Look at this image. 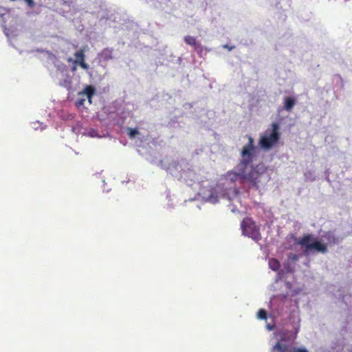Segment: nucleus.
<instances>
[{
	"instance_id": "7ed1b4c3",
	"label": "nucleus",
	"mask_w": 352,
	"mask_h": 352,
	"mask_svg": "<svg viewBox=\"0 0 352 352\" xmlns=\"http://www.w3.org/2000/svg\"><path fill=\"white\" fill-rule=\"evenodd\" d=\"M280 126L278 122H272L271 128L267 129L265 133L261 135L258 141V144L261 148L269 151L276 146L280 138Z\"/></svg>"
},
{
	"instance_id": "20e7f679",
	"label": "nucleus",
	"mask_w": 352,
	"mask_h": 352,
	"mask_svg": "<svg viewBox=\"0 0 352 352\" xmlns=\"http://www.w3.org/2000/svg\"><path fill=\"white\" fill-rule=\"evenodd\" d=\"M241 226L243 234L256 241L260 239L259 229L250 219H244Z\"/></svg>"
},
{
	"instance_id": "39448f33",
	"label": "nucleus",
	"mask_w": 352,
	"mask_h": 352,
	"mask_svg": "<svg viewBox=\"0 0 352 352\" xmlns=\"http://www.w3.org/2000/svg\"><path fill=\"white\" fill-rule=\"evenodd\" d=\"M184 41L188 45L192 46L197 53H201L203 52V47L201 44L197 42V40L195 37L191 36H186L184 37Z\"/></svg>"
},
{
	"instance_id": "0eeeda50",
	"label": "nucleus",
	"mask_w": 352,
	"mask_h": 352,
	"mask_svg": "<svg viewBox=\"0 0 352 352\" xmlns=\"http://www.w3.org/2000/svg\"><path fill=\"white\" fill-rule=\"evenodd\" d=\"M95 88L91 85H87L83 89V91L78 93L79 96H86L89 100V102L91 103V98L95 94Z\"/></svg>"
},
{
	"instance_id": "6ab92c4d",
	"label": "nucleus",
	"mask_w": 352,
	"mask_h": 352,
	"mask_svg": "<svg viewBox=\"0 0 352 352\" xmlns=\"http://www.w3.org/2000/svg\"><path fill=\"white\" fill-rule=\"evenodd\" d=\"M85 100L84 98L78 100V101H76V105L78 107L84 104Z\"/></svg>"
},
{
	"instance_id": "f03ea898",
	"label": "nucleus",
	"mask_w": 352,
	"mask_h": 352,
	"mask_svg": "<svg viewBox=\"0 0 352 352\" xmlns=\"http://www.w3.org/2000/svg\"><path fill=\"white\" fill-rule=\"evenodd\" d=\"M296 243L302 249L305 255L314 252L326 254L328 252L327 244L318 240L312 234H305L299 239H295Z\"/></svg>"
},
{
	"instance_id": "f8f14e48",
	"label": "nucleus",
	"mask_w": 352,
	"mask_h": 352,
	"mask_svg": "<svg viewBox=\"0 0 352 352\" xmlns=\"http://www.w3.org/2000/svg\"><path fill=\"white\" fill-rule=\"evenodd\" d=\"M139 133H140L139 131L136 128H131V127L127 128V134H128L129 137L131 139L135 138V135H138Z\"/></svg>"
},
{
	"instance_id": "dca6fc26",
	"label": "nucleus",
	"mask_w": 352,
	"mask_h": 352,
	"mask_svg": "<svg viewBox=\"0 0 352 352\" xmlns=\"http://www.w3.org/2000/svg\"><path fill=\"white\" fill-rule=\"evenodd\" d=\"M77 64H78L82 69L87 70L89 69V65L88 64H87L85 61V60H80L79 63H78Z\"/></svg>"
},
{
	"instance_id": "6e6552de",
	"label": "nucleus",
	"mask_w": 352,
	"mask_h": 352,
	"mask_svg": "<svg viewBox=\"0 0 352 352\" xmlns=\"http://www.w3.org/2000/svg\"><path fill=\"white\" fill-rule=\"evenodd\" d=\"M74 56L76 57L75 60H73L72 58H69L67 60L68 62H73L74 64L77 65L78 63H79L82 60H85V58L84 50H79L74 54Z\"/></svg>"
},
{
	"instance_id": "f257e3e1",
	"label": "nucleus",
	"mask_w": 352,
	"mask_h": 352,
	"mask_svg": "<svg viewBox=\"0 0 352 352\" xmlns=\"http://www.w3.org/2000/svg\"><path fill=\"white\" fill-rule=\"evenodd\" d=\"M248 142L243 146L241 151V160L236 167V175L244 183H247L250 188L258 190L270 180V176L267 168L263 164L252 166L249 173L246 172L248 166L253 162L256 151L254 139L252 136H248Z\"/></svg>"
},
{
	"instance_id": "f3484780",
	"label": "nucleus",
	"mask_w": 352,
	"mask_h": 352,
	"mask_svg": "<svg viewBox=\"0 0 352 352\" xmlns=\"http://www.w3.org/2000/svg\"><path fill=\"white\" fill-rule=\"evenodd\" d=\"M24 1L30 8H34L35 6V3L34 0H24Z\"/></svg>"
},
{
	"instance_id": "4468645a",
	"label": "nucleus",
	"mask_w": 352,
	"mask_h": 352,
	"mask_svg": "<svg viewBox=\"0 0 352 352\" xmlns=\"http://www.w3.org/2000/svg\"><path fill=\"white\" fill-rule=\"evenodd\" d=\"M327 239L329 243L336 244L338 242V239L333 235H328Z\"/></svg>"
},
{
	"instance_id": "1a4fd4ad",
	"label": "nucleus",
	"mask_w": 352,
	"mask_h": 352,
	"mask_svg": "<svg viewBox=\"0 0 352 352\" xmlns=\"http://www.w3.org/2000/svg\"><path fill=\"white\" fill-rule=\"evenodd\" d=\"M113 50L111 49L105 48L100 53V57L102 60L107 62L113 58Z\"/></svg>"
},
{
	"instance_id": "a211bd4d",
	"label": "nucleus",
	"mask_w": 352,
	"mask_h": 352,
	"mask_svg": "<svg viewBox=\"0 0 352 352\" xmlns=\"http://www.w3.org/2000/svg\"><path fill=\"white\" fill-rule=\"evenodd\" d=\"M293 352H308L305 348H294Z\"/></svg>"
},
{
	"instance_id": "9b49d317",
	"label": "nucleus",
	"mask_w": 352,
	"mask_h": 352,
	"mask_svg": "<svg viewBox=\"0 0 352 352\" xmlns=\"http://www.w3.org/2000/svg\"><path fill=\"white\" fill-rule=\"evenodd\" d=\"M272 350H278L279 352H287L288 346L286 344H281L280 342H277V343L274 346Z\"/></svg>"
},
{
	"instance_id": "2eb2a0df",
	"label": "nucleus",
	"mask_w": 352,
	"mask_h": 352,
	"mask_svg": "<svg viewBox=\"0 0 352 352\" xmlns=\"http://www.w3.org/2000/svg\"><path fill=\"white\" fill-rule=\"evenodd\" d=\"M288 259L294 263H296L298 260V256L296 254L290 253L288 255Z\"/></svg>"
},
{
	"instance_id": "ddd939ff",
	"label": "nucleus",
	"mask_w": 352,
	"mask_h": 352,
	"mask_svg": "<svg viewBox=\"0 0 352 352\" xmlns=\"http://www.w3.org/2000/svg\"><path fill=\"white\" fill-rule=\"evenodd\" d=\"M258 318L261 320H266L267 319V311L264 309H260L257 314Z\"/></svg>"
},
{
	"instance_id": "9d476101",
	"label": "nucleus",
	"mask_w": 352,
	"mask_h": 352,
	"mask_svg": "<svg viewBox=\"0 0 352 352\" xmlns=\"http://www.w3.org/2000/svg\"><path fill=\"white\" fill-rule=\"evenodd\" d=\"M269 267L273 271H278L280 267V262L276 258H270L268 261Z\"/></svg>"
},
{
	"instance_id": "423d86ee",
	"label": "nucleus",
	"mask_w": 352,
	"mask_h": 352,
	"mask_svg": "<svg viewBox=\"0 0 352 352\" xmlns=\"http://www.w3.org/2000/svg\"><path fill=\"white\" fill-rule=\"evenodd\" d=\"M296 100L293 97H285L283 102V109L287 111H291L296 104Z\"/></svg>"
},
{
	"instance_id": "aec40b11",
	"label": "nucleus",
	"mask_w": 352,
	"mask_h": 352,
	"mask_svg": "<svg viewBox=\"0 0 352 352\" xmlns=\"http://www.w3.org/2000/svg\"><path fill=\"white\" fill-rule=\"evenodd\" d=\"M72 71L74 72L76 69V67L75 66L72 67Z\"/></svg>"
}]
</instances>
